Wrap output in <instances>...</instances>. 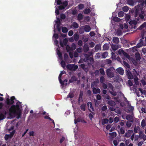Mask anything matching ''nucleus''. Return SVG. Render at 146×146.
I'll return each mask as SVG.
<instances>
[{"label":"nucleus","mask_w":146,"mask_h":146,"mask_svg":"<svg viewBox=\"0 0 146 146\" xmlns=\"http://www.w3.org/2000/svg\"><path fill=\"white\" fill-rule=\"evenodd\" d=\"M78 9H82L84 8V5L83 4H80L78 5Z\"/></svg>","instance_id":"nucleus-58"},{"label":"nucleus","mask_w":146,"mask_h":146,"mask_svg":"<svg viewBox=\"0 0 146 146\" xmlns=\"http://www.w3.org/2000/svg\"><path fill=\"white\" fill-rule=\"evenodd\" d=\"M86 105L85 104H83L81 105L80 106V109L83 111H85L86 110Z\"/></svg>","instance_id":"nucleus-29"},{"label":"nucleus","mask_w":146,"mask_h":146,"mask_svg":"<svg viewBox=\"0 0 146 146\" xmlns=\"http://www.w3.org/2000/svg\"><path fill=\"white\" fill-rule=\"evenodd\" d=\"M8 98H6L5 103L6 104L4 105L5 110L3 111V113L6 115L8 114L11 118L17 116V119H19L21 116V113L20 109V106L21 105V102L18 101L16 105H13L15 98L12 96L9 98V96L7 95Z\"/></svg>","instance_id":"nucleus-1"},{"label":"nucleus","mask_w":146,"mask_h":146,"mask_svg":"<svg viewBox=\"0 0 146 146\" xmlns=\"http://www.w3.org/2000/svg\"><path fill=\"white\" fill-rule=\"evenodd\" d=\"M108 55V52H105L102 54V57L103 58H105L107 57Z\"/></svg>","instance_id":"nucleus-34"},{"label":"nucleus","mask_w":146,"mask_h":146,"mask_svg":"<svg viewBox=\"0 0 146 146\" xmlns=\"http://www.w3.org/2000/svg\"><path fill=\"white\" fill-rule=\"evenodd\" d=\"M113 119H102L99 121L100 124L103 125H105L108 123H111L113 121Z\"/></svg>","instance_id":"nucleus-6"},{"label":"nucleus","mask_w":146,"mask_h":146,"mask_svg":"<svg viewBox=\"0 0 146 146\" xmlns=\"http://www.w3.org/2000/svg\"><path fill=\"white\" fill-rule=\"evenodd\" d=\"M126 119H133V114L127 115L126 116Z\"/></svg>","instance_id":"nucleus-56"},{"label":"nucleus","mask_w":146,"mask_h":146,"mask_svg":"<svg viewBox=\"0 0 146 146\" xmlns=\"http://www.w3.org/2000/svg\"><path fill=\"white\" fill-rule=\"evenodd\" d=\"M74 38L75 41H77L79 39L78 35L76 33H75L74 35Z\"/></svg>","instance_id":"nucleus-38"},{"label":"nucleus","mask_w":146,"mask_h":146,"mask_svg":"<svg viewBox=\"0 0 146 146\" xmlns=\"http://www.w3.org/2000/svg\"><path fill=\"white\" fill-rule=\"evenodd\" d=\"M105 78L103 76L100 77V82L101 83H103L105 81Z\"/></svg>","instance_id":"nucleus-51"},{"label":"nucleus","mask_w":146,"mask_h":146,"mask_svg":"<svg viewBox=\"0 0 146 146\" xmlns=\"http://www.w3.org/2000/svg\"><path fill=\"white\" fill-rule=\"evenodd\" d=\"M118 54L119 55L123 54L125 58L128 59L130 58V56L122 49H120L118 51Z\"/></svg>","instance_id":"nucleus-5"},{"label":"nucleus","mask_w":146,"mask_h":146,"mask_svg":"<svg viewBox=\"0 0 146 146\" xmlns=\"http://www.w3.org/2000/svg\"><path fill=\"white\" fill-rule=\"evenodd\" d=\"M72 51L75 50L76 48V45L74 43H72L71 45Z\"/></svg>","instance_id":"nucleus-39"},{"label":"nucleus","mask_w":146,"mask_h":146,"mask_svg":"<svg viewBox=\"0 0 146 146\" xmlns=\"http://www.w3.org/2000/svg\"><path fill=\"white\" fill-rule=\"evenodd\" d=\"M72 26L74 29H77L79 27L78 23L76 22H74L72 23Z\"/></svg>","instance_id":"nucleus-33"},{"label":"nucleus","mask_w":146,"mask_h":146,"mask_svg":"<svg viewBox=\"0 0 146 146\" xmlns=\"http://www.w3.org/2000/svg\"><path fill=\"white\" fill-rule=\"evenodd\" d=\"M109 134L110 135V139H112L115 137L117 135V133L115 132L109 133Z\"/></svg>","instance_id":"nucleus-18"},{"label":"nucleus","mask_w":146,"mask_h":146,"mask_svg":"<svg viewBox=\"0 0 146 146\" xmlns=\"http://www.w3.org/2000/svg\"><path fill=\"white\" fill-rule=\"evenodd\" d=\"M106 73L108 76L110 78H112L114 76V74L113 71L111 70V68H109L106 70Z\"/></svg>","instance_id":"nucleus-7"},{"label":"nucleus","mask_w":146,"mask_h":146,"mask_svg":"<svg viewBox=\"0 0 146 146\" xmlns=\"http://www.w3.org/2000/svg\"><path fill=\"white\" fill-rule=\"evenodd\" d=\"M99 70L102 76L104 75L105 73L104 69L103 68H100Z\"/></svg>","instance_id":"nucleus-47"},{"label":"nucleus","mask_w":146,"mask_h":146,"mask_svg":"<svg viewBox=\"0 0 146 146\" xmlns=\"http://www.w3.org/2000/svg\"><path fill=\"white\" fill-rule=\"evenodd\" d=\"M135 56L137 60H140L141 59L140 54L138 52H137L135 54Z\"/></svg>","instance_id":"nucleus-23"},{"label":"nucleus","mask_w":146,"mask_h":146,"mask_svg":"<svg viewBox=\"0 0 146 146\" xmlns=\"http://www.w3.org/2000/svg\"><path fill=\"white\" fill-rule=\"evenodd\" d=\"M116 33L118 36H119L122 35L121 31L120 30H117L116 32Z\"/></svg>","instance_id":"nucleus-54"},{"label":"nucleus","mask_w":146,"mask_h":146,"mask_svg":"<svg viewBox=\"0 0 146 146\" xmlns=\"http://www.w3.org/2000/svg\"><path fill=\"white\" fill-rule=\"evenodd\" d=\"M127 84L129 86H131L133 85V83L132 81L130 80H129L127 81Z\"/></svg>","instance_id":"nucleus-53"},{"label":"nucleus","mask_w":146,"mask_h":146,"mask_svg":"<svg viewBox=\"0 0 146 146\" xmlns=\"http://www.w3.org/2000/svg\"><path fill=\"white\" fill-rule=\"evenodd\" d=\"M129 9V8L127 6H124L122 8L123 11L125 12H127Z\"/></svg>","instance_id":"nucleus-49"},{"label":"nucleus","mask_w":146,"mask_h":146,"mask_svg":"<svg viewBox=\"0 0 146 146\" xmlns=\"http://www.w3.org/2000/svg\"><path fill=\"white\" fill-rule=\"evenodd\" d=\"M108 87L111 90H113V87L111 83H109Z\"/></svg>","instance_id":"nucleus-57"},{"label":"nucleus","mask_w":146,"mask_h":146,"mask_svg":"<svg viewBox=\"0 0 146 146\" xmlns=\"http://www.w3.org/2000/svg\"><path fill=\"white\" fill-rule=\"evenodd\" d=\"M81 122L83 123H86V122L84 119H74V123L76 124L78 122Z\"/></svg>","instance_id":"nucleus-17"},{"label":"nucleus","mask_w":146,"mask_h":146,"mask_svg":"<svg viewBox=\"0 0 146 146\" xmlns=\"http://www.w3.org/2000/svg\"><path fill=\"white\" fill-rule=\"evenodd\" d=\"M139 134V137L141 139H142L143 141L146 140V135L144 134L143 132L142 131H140Z\"/></svg>","instance_id":"nucleus-10"},{"label":"nucleus","mask_w":146,"mask_h":146,"mask_svg":"<svg viewBox=\"0 0 146 146\" xmlns=\"http://www.w3.org/2000/svg\"><path fill=\"white\" fill-rule=\"evenodd\" d=\"M83 95V92L82 91H80V94L79 95L78 99V102H80L81 100H82V96Z\"/></svg>","instance_id":"nucleus-24"},{"label":"nucleus","mask_w":146,"mask_h":146,"mask_svg":"<svg viewBox=\"0 0 146 146\" xmlns=\"http://www.w3.org/2000/svg\"><path fill=\"white\" fill-rule=\"evenodd\" d=\"M107 104L110 106H113L115 105V103L114 101L112 100H109L107 102Z\"/></svg>","instance_id":"nucleus-19"},{"label":"nucleus","mask_w":146,"mask_h":146,"mask_svg":"<svg viewBox=\"0 0 146 146\" xmlns=\"http://www.w3.org/2000/svg\"><path fill=\"white\" fill-rule=\"evenodd\" d=\"M67 68L71 71H75L78 68V66L77 65L74 64H68L66 66Z\"/></svg>","instance_id":"nucleus-4"},{"label":"nucleus","mask_w":146,"mask_h":146,"mask_svg":"<svg viewBox=\"0 0 146 146\" xmlns=\"http://www.w3.org/2000/svg\"><path fill=\"white\" fill-rule=\"evenodd\" d=\"M96 99L98 100H100L102 99L101 96L100 94H97L96 95Z\"/></svg>","instance_id":"nucleus-63"},{"label":"nucleus","mask_w":146,"mask_h":146,"mask_svg":"<svg viewBox=\"0 0 146 146\" xmlns=\"http://www.w3.org/2000/svg\"><path fill=\"white\" fill-rule=\"evenodd\" d=\"M84 26H82L79 30V33L80 34H83L84 33Z\"/></svg>","instance_id":"nucleus-31"},{"label":"nucleus","mask_w":146,"mask_h":146,"mask_svg":"<svg viewBox=\"0 0 146 146\" xmlns=\"http://www.w3.org/2000/svg\"><path fill=\"white\" fill-rule=\"evenodd\" d=\"M146 125V123L145 122V120L143 119L141 123V126L143 127H144Z\"/></svg>","instance_id":"nucleus-61"},{"label":"nucleus","mask_w":146,"mask_h":146,"mask_svg":"<svg viewBox=\"0 0 146 146\" xmlns=\"http://www.w3.org/2000/svg\"><path fill=\"white\" fill-rule=\"evenodd\" d=\"M91 10L89 9H86L84 11V14H88L90 13Z\"/></svg>","instance_id":"nucleus-42"},{"label":"nucleus","mask_w":146,"mask_h":146,"mask_svg":"<svg viewBox=\"0 0 146 146\" xmlns=\"http://www.w3.org/2000/svg\"><path fill=\"white\" fill-rule=\"evenodd\" d=\"M133 132L132 130H129L125 134V136L127 137H129L131 135V133Z\"/></svg>","instance_id":"nucleus-21"},{"label":"nucleus","mask_w":146,"mask_h":146,"mask_svg":"<svg viewBox=\"0 0 146 146\" xmlns=\"http://www.w3.org/2000/svg\"><path fill=\"white\" fill-rule=\"evenodd\" d=\"M90 55L88 54H85L84 55L85 58L84 59V61L85 62L87 61L89 59Z\"/></svg>","instance_id":"nucleus-27"},{"label":"nucleus","mask_w":146,"mask_h":146,"mask_svg":"<svg viewBox=\"0 0 146 146\" xmlns=\"http://www.w3.org/2000/svg\"><path fill=\"white\" fill-rule=\"evenodd\" d=\"M102 97L103 98H104L105 99L108 100H110L111 99V98L109 95L107 94L105 96L102 95Z\"/></svg>","instance_id":"nucleus-45"},{"label":"nucleus","mask_w":146,"mask_h":146,"mask_svg":"<svg viewBox=\"0 0 146 146\" xmlns=\"http://www.w3.org/2000/svg\"><path fill=\"white\" fill-rule=\"evenodd\" d=\"M135 1L134 0H128L127 3L128 4L130 5L133 6L135 5Z\"/></svg>","instance_id":"nucleus-25"},{"label":"nucleus","mask_w":146,"mask_h":146,"mask_svg":"<svg viewBox=\"0 0 146 146\" xmlns=\"http://www.w3.org/2000/svg\"><path fill=\"white\" fill-rule=\"evenodd\" d=\"M108 109L107 107L106 106H104L102 108V111H106Z\"/></svg>","instance_id":"nucleus-64"},{"label":"nucleus","mask_w":146,"mask_h":146,"mask_svg":"<svg viewBox=\"0 0 146 146\" xmlns=\"http://www.w3.org/2000/svg\"><path fill=\"white\" fill-rule=\"evenodd\" d=\"M127 110L129 112H132L134 109V107L131 106L130 104H129L127 107Z\"/></svg>","instance_id":"nucleus-16"},{"label":"nucleus","mask_w":146,"mask_h":146,"mask_svg":"<svg viewBox=\"0 0 146 146\" xmlns=\"http://www.w3.org/2000/svg\"><path fill=\"white\" fill-rule=\"evenodd\" d=\"M77 80V79L75 76H72L71 77V78L69 80V82L70 83H72L74 81H76Z\"/></svg>","instance_id":"nucleus-28"},{"label":"nucleus","mask_w":146,"mask_h":146,"mask_svg":"<svg viewBox=\"0 0 146 146\" xmlns=\"http://www.w3.org/2000/svg\"><path fill=\"white\" fill-rule=\"evenodd\" d=\"M146 26V22L142 24L137 29H139L141 30L143 28H145Z\"/></svg>","instance_id":"nucleus-26"},{"label":"nucleus","mask_w":146,"mask_h":146,"mask_svg":"<svg viewBox=\"0 0 146 146\" xmlns=\"http://www.w3.org/2000/svg\"><path fill=\"white\" fill-rule=\"evenodd\" d=\"M133 121L132 120H131V121H127L126 123V125L128 127H130L131 126V122H133Z\"/></svg>","instance_id":"nucleus-46"},{"label":"nucleus","mask_w":146,"mask_h":146,"mask_svg":"<svg viewBox=\"0 0 146 146\" xmlns=\"http://www.w3.org/2000/svg\"><path fill=\"white\" fill-rule=\"evenodd\" d=\"M83 28L84 31L86 32H89L91 30L90 27L88 25H85L84 26Z\"/></svg>","instance_id":"nucleus-14"},{"label":"nucleus","mask_w":146,"mask_h":146,"mask_svg":"<svg viewBox=\"0 0 146 146\" xmlns=\"http://www.w3.org/2000/svg\"><path fill=\"white\" fill-rule=\"evenodd\" d=\"M87 104L88 108V109L90 112L92 113L93 114H94L93 112L90 109H89V108H90L93 111H94V108L92 106V102H89L87 103Z\"/></svg>","instance_id":"nucleus-11"},{"label":"nucleus","mask_w":146,"mask_h":146,"mask_svg":"<svg viewBox=\"0 0 146 146\" xmlns=\"http://www.w3.org/2000/svg\"><path fill=\"white\" fill-rule=\"evenodd\" d=\"M74 94L71 92H70L69 93L68 95L67 96V98H72L74 97Z\"/></svg>","instance_id":"nucleus-41"},{"label":"nucleus","mask_w":146,"mask_h":146,"mask_svg":"<svg viewBox=\"0 0 146 146\" xmlns=\"http://www.w3.org/2000/svg\"><path fill=\"white\" fill-rule=\"evenodd\" d=\"M57 54L58 55V56L60 58H62V53L60 52V51L58 50L57 51Z\"/></svg>","instance_id":"nucleus-59"},{"label":"nucleus","mask_w":146,"mask_h":146,"mask_svg":"<svg viewBox=\"0 0 146 146\" xmlns=\"http://www.w3.org/2000/svg\"><path fill=\"white\" fill-rule=\"evenodd\" d=\"M113 20L116 22H119L120 21V19L117 17H114Z\"/></svg>","instance_id":"nucleus-52"},{"label":"nucleus","mask_w":146,"mask_h":146,"mask_svg":"<svg viewBox=\"0 0 146 146\" xmlns=\"http://www.w3.org/2000/svg\"><path fill=\"white\" fill-rule=\"evenodd\" d=\"M113 42L114 43L118 44L119 42V38L117 37H114L113 38Z\"/></svg>","instance_id":"nucleus-20"},{"label":"nucleus","mask_w":146,"mask_h":146,"mask_svg":"<svg viewBox=\"0 0 146 146\" xmlns=\"http://www.w3.org/2000/svg\"><path fill=\"white\" fill-rule=\"evenodd\" d=\"M66 49L67 52H69L70 51H72L71 47L68 45H66Z\"/></svg>","instance_id":"nucleus-48"},{"label":"nucleus","mask_w":146,"mask_h":146,"mask_svg":"<svg viewBox=\"0 0 146 146\" xmlns=\"http://www.w3.org/2000/svg\"><path fill=\"white\" fill-rule=\"evenodd\" d=\"M123 64L124 65V66L128 68H130V66H129V64H128V63H127V62H125V61H123Z\"/></svg>","instance_id":"nucleus-35"},{"label":"nucleus","mask_w":146,"mask_h":146,"mask_svg":"<svg viewBox=\"0 0 146 146\" xmlns=\"http://www.w3.org/2000/svg\"><path fill=\"white\" fill-rule=\"evenodd\" d=\"M134 132L135 133H136L139 132V133L140 131H141V129L139 126H135L134 128Z\"/></svg>","instance_id":"nucleus-12"},{"label":"nucleus","mask_w":146,"mask_h":146,"mask_svg":"<svg viewBox=\"0 0 146 146\" xmlns=\"http://www.w3.org/2000/svg\"><path fill=\"white\" fill-rule=\"evenodd\" d=\"M125 74L128 78L129 80L133 79L134 77L133 75L129 70L125 71Z\"/></svg>","instance_id":"nucleus-8"},{"label":"nucleus","mask_w":146,"mask_h":146,"mask_svg":"<svg viewBox=\"0 0 146 146\" xmlns=\"http://www.w3.org/2000/svg\"><path fill=\"white\" fill-rule=\"evenodd\" d=\"M68 30L67 28L66 27H63L62 28V32L64 33H66L67 32Z\"/></svg>","instance_id":"nucleus-43"},{"label":"nucleus","mask_w":146,"mask_h":146,"mask_svg":"<svg viewBox=\"0 0 146 146\" xmlns=\"http://www.w3.org/2000/svg\"><path fill=\"white\" fill-rule=\"evenodd\" d=\"M117 72L119 74L123 75L124 73V71L123 69L121 67H119L116 69Z\"/></svg>","instance_id":"nucleus-13"},{"label":"nucleus","mask_w":146,"mask_h":146,"mask_svg":"<svg viewBox=\"0 0 146 146\" xmlns=\"http://www.w3.org/2000/svg\"><path fill=\"white\" fill-rule=\"evenodd\" d=\"M139 79L137 76L134 77V80L135 84L136 85H138L139 84V82L138 81Z\"/></svg>","instance_id":"nucleus-36"},{"label":"nucleus","mask_w":146,"mask_h":146,"mask_svg":"<svg viewBox=\"0 0 146 146\" xmlns=\"http://www.w3.org/2000/svg\"><path fill=\"white\" fill-rule=\"evenodd\" d=\"M102 86L104 89H105L107 88L108 86L107 85L104 83H103L102 84Z\"/></svg>","instance_id":"nucleus-62"},{"label":"nucleus","mask_w":146,"mask_h":146,"mask_svg":"<svg viewBox=\"0 0 146 146\" xmlns=\"http://www.w3.org/2000/svg\"><path fill=\"white\" fill-rule=\"evenodd\" d=\"M100 46L98 44H97L96 45L94 49L97 52L100 49Z\"/></svg>","instance_id":"nucleus-44"},{"label":"nucleus","mask_w":146,"mask_h":146,"mask_svg":"<svg viewBox=\"0 0 146 146\" xmlns=\"http://www.w3.org/2000/svg\"><path fill=\"white\" fill-rule=\"evenodd\" d=\"M15 130L13 131L10 134H6L5 136V139L6 140H7L8 139H11L13 135L15 133Z\"/></svg>","instance_id":"nucleus-9"},{"label":"nucleus","mask_w":146,"mask_h":146,"mask_svg":"<svg viewBox=\"0 0 146 146\" xmlns=\"http://www.w3.org/2000/svg\"><path fill=\"white\" fill-rule=\"evenodd\" d=\"M143 7L141 6L140 4L137 5V6H135V19L138 22L139 21V18L137 17L138 16V15L140 14H143L144 12L142 11Z\"/></svg>","instance_id":"nucleus-3"},{"label":"nucleus","mask_w":146,"mask_h":146,"mask_svg":"<svg viewBox=\"0 0 146 146\" xmlns=\"http://www.w3.org/2000/svg\"><path fill=\"white\" fill-rule=\"evenodd\" d=\"M133 76L134 77L137 76L139 75L138 73L137 72L135 69H133Z\"/></svg>","instance_id":"nucleus-32"},{"label":"nucleus","mask_w":146,"mask_h":146,"mask_svg":"<svg viewBox=\"0 0 146 146\" xmlns=\"http://www.w3.org/2000/svg\"><path fill=\"white\" fill-rule=\"evenodd\" d=\"M146 32V31H143L141 32V35L142 36V38H141L140 40V42H143V40L144 38V35H145V33Z\"/></svg>","instance_id":"nucleus-22"},{"label":"nucleus","mask_w":146,"mask_h":146,"mask_svg":"<svg viewBox=\"0 0 146 146\" xmlns=\"http://www.w3.org/2000/svg\"><path fill=\"white\" fill-rule=\"evenodd\" d=\"M124 13L122 11H121L119 12L118 14V16L119 17H122L124 16Z\"/></svg>","instance_id":"nucleus-37"},{"label":"nucleus","mask_w":146,"mask_h":146,"mask_svg":"<svg viewBox=\"0 0 146 146\" xmlns=\"http://www.w3.org/2000/svg\"><path fill=\"white\" fill-rule=\"evenodd\" d=\"M109 92L113 96H116L117 93L115 92H112L110 90L109 91Z\"/></svg>","instance_id":"nucleus-60"},{"label":"nucleus","mask_w":146,"mask_h":146,"mask_svg":"<svg viewBox=\"0 0 146 146\" xmlns=\"http://www.w3.org/2000/svg\"><path fill=\"white\" fill-rule=\"evenodd\" d=\"M68 42V40L67 38H65L64 39L63 42V43L64 45L65 46H66L67 45V43Z\"/></svg>","instance_id":"nucleus-55"},{"label":"nucleus","mask_w":146,"mask_h":146,"mask_svg":"<svg viewBox=\"0 0 146 146\" xmlns=\"http://www.w3.org/2000/svg\"><path fill=\"white\" fill-rule=\"evenodd\" d=\"M92 91L93 94H100L101 92L99 88H94L93 89Z\"/></svg>","instance_id":"nucleus-15"},{"label":"nucleus","mask_w":146,"mask_h":146,"mask_svg":"<svg viewBox=\"0 0 146 146\" xmlns=\"http://www.w3.org/2000/svg\"><path fill=\"white\" fill-rule=\"evenodd\" d=\"M44 115V119H51L49 117V114L47 113L46 111H44L43 109L42 108H40L38 113H34L33 114L34 117H41Z\"/></svg>","instance_id":"nucleus-2"},{"label":"nucleus","mask_w":146,"mask_h":146,"mask_svg":"<svg viewBox=\"0 0 146 146\" xmlns=\"http://www.w3.org/2000/svg\"><path fill=\"white\" fill-rule=\"evenodd\" d=\"M83 16L82 14L79 13L77 16V19L78 20H81L82 19Z\"/></svg>","instance_id":"nucleus-40"},{"label":"nucleus","mask_w":146,"mask_h":146,"mask_svg":"<svg viewBox=\"0 0 146 146\" xmlns=\"http://www.w3.org/2000/svg\"><path fill=\"white\" fill-rule=\"evenodd\" d=\"M111 48L113 50H116L118 48V46L117 44H113L111 46Z\"/></svg>","instance_id":"nucleus-30"},{"label":"nucleus","mask_w":146,"mask_h":146,"mask_svg":"<svg viewBox=\"0 0 146 146\" xmlns=\"http://www.w3.org/2000/svg\"><path fill=\"white\" fill-rule=\"evenodd\" d=\"M105 61V63L107 64H111L112 63L111 61L109 59H106Z\"/></svg>","instance_id":"nucleus-50"}]
</instances>
